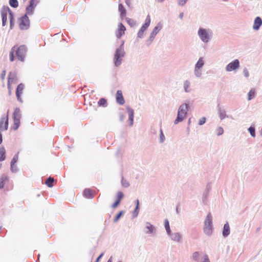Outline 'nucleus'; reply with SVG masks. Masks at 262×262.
Wrapping results in <instances>:
<instances>
[{
  "mask_svg": "<svg viewBox=\"0 0 262 262\" xmlns=\"http://www.w3.org/2000/svg\"><path fill=\"white\" fill-rule=\"evenodd\" d=\"M16 53L17 59L23 61L27 52V48L25 46H20L17 49L13 47L10 52V60L12 62L14 60V53Z\"/></svg>",
  "mask_w": 262,
  "mask_h": 262,
  "instance_id": "f257e3e1",
  "label": "nucleus"
},
{
  "mask_svg": "<svg viewBox=\"0 0 262 262\" xmlns=\"http://www.w3.org/2000/svg\"><path fill=\"white\" fill-rule=\"evenodd\" d=\"M1 16L2 17L3 26H5L6 25L7 16L10 20V27H12L13 25V14L11 11L8 7H3L1 10Z\"/></svg>",
  "mask_w": 262,
  "mask_h": 262,
  "instance_id": "f03ea898",
  "label": "nucleus"
},
{
  "mask_svg": "<svg viewBox=\"0 0 262 262\" xmlns=\"http://www.w3.org/2000/svg\"><path fill=\"white\" fill-rule=\"evenodd\" d=\"M188 110V105L186 103L183 104L179 107L177 117L174 120L176 124L183 121L186 117Z\"/></svg>",
  "mask_w": 262,
  "mask_h": 262,
  "instance_id": "7ed1b4c3",
  "label": "nucleus"
},
{
  "mask_svg": "<svg viewBox=\"0 0 262 262\" xmlns=\"http://www.w3.org/2000/svg\"><path fill=\"white\" fill-rule=\"evenodd\" d=\"M21 117V115L19 108H16L13 114V124L12 128L13 130H17L20 126Z\"/></svg>",
  "mask_w": 262,
  "mask_h": 262,
  "instance_id": "20e7f679",
  "label": "nucleus"
},
{
  "mask_svg": "<svg viewBox=\"0 0 262 262\" xmlns=\"http://www.w3.org/2000/svg\"><path fill=\"white\" fill-rule=\"evenodd\" d=\"M204 232L208 235H211L212 233V216L210 213L207 214L205 220Z\"/></svg>",
  "mask_w": 262,
  "mask_h": 262,
  "instance_id": "39448f33",
  "label": "nucleus"
},
{
  "mask_svg": "<svg viewBox=\"0 0 262 262\" xmlns=\"http://www.w3.org/2000/svg\"><path fill=\"white\" fill-rule=\"evenodd\" d=\"M123 56L124 51L121 48L116 50L114 57V62L116 66H119L121 64L122 58Z\"/></svg>",
  "mask_w": 262,
  "mask_h": 262,
  "instance_id": "423d86ee",
  "label": "nucleus"
},
{
  "mask_svg": "<svg viewBox=\"0 0 262 262\" xmlns=\"http://www.w3.org/2000/svg\"><path fill=\"white\" fill-rule=\"evenodd\" d=\"M9 115L7 112L6 116L2 117L0 120V130L1 131L6 130L8 128Z\"/></svg>",
  "mask_w": 262,
  "mask_h": 262,
  "instance_id": "0eeeda50",
  "label": "nucleus"
},
{
  "mask_svg": "<svg viewBox=\"0 0 262 262\" xmlns=\"http://www.w3.org/2000/svg\"><path fill=\"white\" fill-rule=\"evenodd\" d=\"M30 25V20L27 15L20 18L19 27L22 30L27 29Z\"/></svg>",
  "mask_w": 262,
  "mask_h": 262,
  "instance_id": "6e6552de",
  "label": "nucleus"
},
{
  "mask_svg": "<svg viewBox=\"0 0 262 262\" xmlns=\"http://www.w3.org/2000/svg\"><path fill=\"white\" fill-rule=\"evenodd\" d=\"M198 35L203 41L207 42L209 41V35L206 29L200 28L198 31Z\"/></svg>",
  "mask_w": 262,
  "mask_h": 262,
  "instance_id": "1a4fd4ad",
  "label": "nucleus"
},
{
  "mask_svg": "<svg viewBox=\"0 0 262 262\" xmlns=\"http://www.w3.org/2000/svg\"><path fill=\"white\" fill-rule=\"evenodd\" d=\"M16 77L15 75L11 73H9L8 74V88L9 90V95L11 94L12 88L11 84L16 82Z\"/></svg>",
  "mask_w": 262,
  "mask_h": 262,
  "instance_id": "9d476101",
  "label": "nucleus"
},
{
  "mask_svg": "<svg viewBox=\"0 0 262 262\" xmlns=\"http://www.w3.org/2000/svg\"><path fill=\"white\" fill-rule=\"evenodd\" d=\"M239 67V61L237 59H235L233 61L229 63L226 67V70L227 71H232L238 69Z\"/></svg>",
  "mask_w": 262,
  "mask_h": 262,
  "instance_id": "9b49d317",
  "label": "nucleus"
},
{
  "mask_svg": "<svg viewBox=\"0 0 262 262\" xmlns=\"http://www.w3.org/2000/svg\"><path fill=\"white\" fill-rule=\"evenodd\" d=\"M126 30L125 27L122 24L120 23L118 26V29L116 32V35L118 38H120L125 33Z\"/></svg>",
  "mask_w": 262,
  "mask_h": 262,
  "instance_id": "f8f14e48",
  "label": "nucleus"
},
{
  "mask_svg": "<svg viewBox=\"0 0 262 262\" xmlns=\"http://www.w3.org/2000/svg\"><path fill=\"white\" fill-rule=\"evenodd\" d=\"M24 90V85L22 83L18 84L17 87L16 91V96L18 101L22 102V99L21 98V94L23 93Z\"/></svg>",
  "mask_w": 262,
  "mask_h": 262,
  "instance_id": "ddd939ff",
  "label": "nucleus"
},
{
  "mask_svg": "<svg viewBox=\"0 0 262 262\" xmlns=\"http://www.w3.org/2000/svg\"><path fill=\"white\" fill-rule=\"evenodd\" d=\"M161 26H158L154 28L152 31L151 32L149 38V40H147V45H149L151 43V41L153 40L154 38L157 35V34L159 32V31L161 29Z\"/></svg>",
  "mask_w": 262,
  "mask_h": 262,
  "instance_id": "4468645a",
  "label": "nucleus"
},
{
  "mask_svg": "<svg viewBox=\"0 0 262 262\" xmlns=\"http://www.w3.org/2000/svg\"><path fill=\"white\" fill-rule=\"evenodd\" d=\"M116 101L120 104L123 105L125 103V101L121 90H118L116 95Z\"/></svg>",
  "mask_w": 262,
  "mask_h": 262,
  "instance_id": "2eb2a0df",
  "label": "nucleus"
},
{
  "mask_svg": "<svg viewBox=\"0 0 262 262\" xmlns=\"http://www.w3.org/2000/svg\"><path fill=\"white\" fill-rule=\"evenodd\" d=\"M83 195L85 198L91 199L95 196L96 193L94 190L90 189H85L83 191Z\"/></svg>",
  "mask_w": 262,
  "mask_h": 262,
  "instance_id": "dca6fc26",
  "label": "nucleus"
},
{
  "mask_svg": "<svg viewBox=\"0 0 262 262\" xmlns=\"http://www.w3.org/2000/svg\"><path fill=\"white\" fill-rule=\"evenodd\" d=\"M262 24V20L260 17H256L255 19L253 28L258 30Z\"/></svg>",
  "mask_w": 262,
  "mask_h": 262,
  "instance_id": "f3484780",
  "label": "nucleus"
},
{
  "mask_svg": "<svg viewBox=\"0 0 262 262\" xmlns=\"http://www.w3.org/2000/svg\"><path fill=\"white\" fill-rule=\"evenodd\" d=\"M150 23V18L149 15H147L145 24L141 27L140 28L141 30H142L144 32L146 30V29L148 27Z\"/></svg>",
  "mask_w": 262,
  "mask_h": 262,
  "instance_id": "a211bd4d",
  "label": "nucleus"
},
{
  "mask_svg": "<svg viewBox=\"0 0 262 262\" xmlns=\"http://www.w3.org/2000/svg\"><path fill=\"white\" fill-rule=\"evenodd\" d=\"M119 11L120 13V16L124 17L126 15V11L125 8L122 4H119Z\"/></svg>",
  "mask_w": 262,
  "mask_h": 262,
  "instance_id": "6ab92c4d",
  "label": "nucleus"
},
{
  "mask_svg": "<svg viewBox=\"0 0 262 262\" xmlns=\"http://www.w3.org/2000/svg\"><path fill=\"white\" fill-rule=\"evenodd\" d=\"M230 234V227L228 223L224 225L223 234L224 236H227Z\"/></svg>",
  "mask_w": 262,
  "mask_h": 262,
  "instance_id": "aec40b11",
  "label": "nucleus"
},
{
  "mask_svg": "<svg viewBox=\"0 0 262 262\" xmlns=\"http://www.w3.org/2000/svg\"><path fill=\"white\" fill-rule=\"evenodd\" d=\"M6 150L4 147L0 148V161H3L5 159Z\"/></svg>",
  "mask_w": 262,
  "mask_h": 262,
  "instance_id": "412c9836",
  "label": "nucleus"
},
{
  "mask_svg": "<svg viewBox=\"0 0 262 262\" xmlns=\"http://www.w3.org/2000/svg\"><path fill=\"white\" fill-rule=\"evenodd\" d=\"M136 208H135V210L133 212V214L134 217H136L138 215V213H139V201L138 200H137L136 201Z\"/></svg>",
  "mask_w": 262,
  "mask_h": 262,
  "instance_id": "4be33fe9",
  "label": "nucleus"
},
{
  "mask_svg": "<svg viewBox=\"0 0 262 262\" xmlns=\"http://www.w3.org/2000/svg\"><path fill=\"white\" fill-rule=\"evenodd\" d=\"M256 92L254 89H251L248 93V100H250L254 98L255 96Z\"/></svg>",
  "mask_w": 262,
  "mask_h": 262,
  "instance_id": "5701e85b",
  "label": "nucleus"
},
{
  "mask_svg": "<svg viewBox=\"0 0 262 262\" xmlns=\"http://www.w3.org/2000/svg\"><path fill=\"white\" fill-rule=\"evenodd\" d=\"M146 233H151L153 231L154 227L150 223H147L145 227Z\"/></svg>",
  "mask_w": 262,
  "mask_h": 262,
  "instance_id": "b1692460",
  "label": "nucleus"
},
{
  "mask_svg": "<svg viewBox=\"0 0 262 262\" xmlns=\"http://www.w3.org/2000/svg\"><path fill=\"white\" fill-rule=\"evenodd\" d=\"M98 104L99 106L105 107L107 106V101L105 98H101L98 102Z\"/></svg>",
  "mask_w": 262,
  "mask_h": 262,
  "instance_id": "393cba45",
  "label": "nucleus"
},
{
  "mask_svg": "<svg viewBox=\"0 0 262 262\" xmlns=\"http://www.w3.org/2000/svg\"><path fill=\"white\" fill-rule=\"evenodd\" d=\"M54 180L53 178L49 177L46 181V184L50 187L53 186Z\"/></svg>",
  "mask_w": 262,
  "mask_h": 262,
  "instance_id": "a878e982",
  "label": "nucleus"
},
{
  "mask_svg": "<svg viewBox=\"0 0 262 262\" xmlns=\"http://www.w3.org/2000/svg\"><path fill=\"white\" fill-rule=\"evenodd\" d=\"M35 7V6L31 5V4H30L29 6L27 7V13L26 15L31 14L33 11V9Z\"/></svg>",
  "mask_w": 262,
  "mask_h": 262,
  "instance_id": "bb28decb",
  "label": "nucleus"
},
{
  "mask_svg": "<svg viewBox=\"0 0 262 262\" xmlns=\"http://www.w3.org/2000/svg\"><path fill=\"white\" fill-rule=\"evenodd\" d=\"M7 180V177L5 176H2L0 178V189L4 187L5 182Z\"/></svg>",
  "mask_w": 262,
  "mask_h": 262,
  "instance_id": "cd10ccee",
  "label": "nucleus"
},
{
  "mask_svg": "<svg viewBox=\"0 0 262 262\" xmlns=\"http://www.w3.org/2000/svg\"><path fill=\"white\" fill-rule=\"evenodd\" d=\"M204 64V61L202 58H200L195 65V70L197 69H199Z\"/></svg>",
  "mask_w": 262,
  "mask_h": 262,
  "instance_id": "c85d7f7f",
  "label": "nucleus"
},
{
  "mask_svg": "<svg viewBox=\"0 0 262 262\" xmlns=\"http://www.w3.org/2000/svg\"><path fill=\"white\" fill-rule=\"evenodd\" d=\"M164 226L166 229V230L168 234H170V229L169 227V222L167 220H165L164 221Z\"/></svg>",
  "mask_w": 262,
  "mask_h": 262,
  "instance_id": "c756f323",
  "label": "nucleus"
},
{
  "mask_svg": "<svg viewBox=\"0 0 262 262\" xmlns=\"http://www.w3.org/2000/svg\"><path fill=\"white\" fill-rule=\"evenodd\" d=\"M9 4L11 7L13 8L17 7L18 5V3L17 0H9Z\"/></svg>",
  "mask_w": 262,
  "mask_h": 262,
  "instance_id": "7c9ffc66",
  "label": "nucleus"
},
{
  "mask_svg": "<svg viewBox=\"0 0 262 262\" xmlns=\"http://www.w3.org/2000/svg\"><path fill=\"white\" fill-rule=\"evenodd\" d=\"M129 112V119L130 120V125H132L133 123V119H134V111L133 110H129L128 111Z\"/></svg>",
  "mask_w": 262,
  "mask_h": 262,
  "instance_id": "2f4dec72",
  "label": "nucleus"
},
{
  "mask_svg": "<svg viewBox=\"0 0 262 262\" xmlns=\"http://www.w3.org/2000/svg\"><path fill=\"white\" fill-rule=\"evenodd\" d=\"M123 196H124L123 193L122 192L119 191L117 194V200H116L120 202L121 200L123 199Z\"/></svg>",
  "mask_w": 262,
  "mask_h": 262,
  "instance_id": "473e14b6",
  "label": "nucleus"
},
{
  "mask_svg": "<svg viewBox=\"0 0 262 262\" xmlns=\"http://www.w3.org/2000/svg\"><path fill=\"white\" fill-rule=\"evenodd\" d=\"M171 237L173 240L178 241H179L181 238V236L178 233H174L172 234L171 235Z\"/></svg>",
  "mask_w": 262,
  "mask_h": 262,
  "instance_id": "72a5a7b5",
  "label": "nucleus"
},
{
  "mask_svg": "<svg viewBox=\"0 0 262 262\" xmlns=\"http://www.w3.org/2000/svg\"><path fill=\"white\" fill-rule=\"evenodd\" d=\"M126 20L128 24L131 26H133L135 25V21L132 18H126Z\"/></svg>",
  "mask_w": 262,
  "mask_h": 262,
  "instance_id": "f704fd0d",
  "label": "nucleus"
},
{
  "mask_svg": "<svg viewBox=\"0 0 262 262\" xmlns=\"http://www.w3.org/2000/svg\"><path fill=\"white\" fill-rule=\"evenodd\" d=\"M251 135L254 137L255 136V129L253 127H250L248 129Z\"/></svg>",
  "mask_w": 262,
  "mask_h": 262,
  "instance_id": "c9c22d12",
  "label": "nucleus"
},
{
  "mask_svg": "<svg viewBox=\"0 0 262 262\" xmlns=\"http://www.w3.org/2000/svg\"><path fill=\"white\" fill-rule=\"evenodd\" d=\"M122 214H123V211H120L118 213V214L116 216V217H115V218L114 219V222H117L119 220L120 217L121 216Z\"/></svg>",
  "mask_w": 262,
  "mask_h": 262,
  "instance_id": "e433bc0d",
  "label": "nucleus"
},
{
  "mask_svg": "<svg viewBox=\"0 0 262 262\" xmlns=\"http://www.w3.org/2000/svg\"><path fill=\"white\" fill-rule=\"evenodd\" d=\"M223 133H224V129L222 127H219L217 129V135H219V136L223 134Z\"/></svg>",
  "mask_w": 262,
  "mask_h": 262,
  "instance_id": "4c0bfd02",
  "label": "nucleus"
},
{
  "mask_svg": "<svg viewBox=\"0 0 262 262\" xmlns=\"http://www.w3.org/2000/svg\"><path fill=\"white\" fill-rule=\"evenodd\" d=\"M199 253L198 252H195L193 254V258L195 260H198L199 259Z\"/></svg>",
  "mask_w": 262,
  "mask_h": 262,
  "instance_id": "58836bf2",
  "label": "nucleus"
},
{
  "mask_svg": "<svg viewBox=\"0 0 262 262\" xmlns=\"http://www.w3.org/2000/svg\"><path fill=\"white\" fill-rule=\"evenodd\" d=\"M205 121L206 118L205 117H203L199 120V124L202 125L205 123Z\"/></svg>",
  "mask_w": 262,
  "mask_h": 262,
  "instance_id": "ea45409f",
  "label": "nucleus"
},
{
  "mask_svg": "<svg viewBox=\"0 0 262 262\" xmlns=\"http://www.w3.org/2000/svg\"><path fill=\"white\" fill-rule=\"evenodd\" d=\"M226 117V115L225 112H221L220 113V118L221 119H223Z\"/></svg>",
  "mask_w": 262,
  "mask_h": 262,
  "instance_id": "a19ab883",
  "label": "nucleus"
},
{
  "mask_svg": "<svg viewBox=\"0 0 262 262\" xmlns=\"http://www.w3.org/2000/svg\"><path fill=\"white\" fill-rule=\"evenodd\" d=\"M160 140L161 142H163L164 140V135L161 129H160Z\"/></svg>",
  "mask_w": 262,
  "mask_h": 262,
  "instance_id": "79ce46f5",
  "label": "nucleus"
},
{
  "mask_svg": "<svg viewBox=\"0 0 262 262\" xmlns=\"http://www.w3.org/2000/svg\"><path fill=\"white\" fill-rule=\"evenodd\" d=\"M189 87V83L187 81L185 82L184 83V88L186 92H188V88Z\"/></svg>",
  "mask_w": 262,
  "mask_h": 262,
  "instance_id": "37998d69",
  "label": "nucleus"
},
{
  "mask_svg": "<svg viewBox=\"0 0 262 262\" xmlns=\"http://www.w3.org/2000/svg\"><path fill=\"white\" fill-rule=\"evenodd\" d=\"M144 32L142 31V30L140 29L138 33V36L140 38L142 37L143 36Z\"/></svg>",
  "mask_w": 262,
  "mask_h": 262,
  "instance_id": "c03bdc74",
  "label": "nucleus"
},
{
  "mask_svg": "<svg viewBox=\"0 0 262 262\" xmlns=\"http://www.w3.org/2000/svg\"><path fill=\"white\" fill-rule=\"evenodd\" d=\"M6 72L5 70H4L2 71V73L1 74V78L2 80H4L6 76Z\"/></svg>",
  "mask_w": 262,
  "mask_h": 262,
  "instance_id": "a18cd8bd",
  "label": "nucleus"
},
{
  "mask_svg": "<svg viewBox=\"0 0 262 262\" xmlns=\"http://www.w3.org/2000/svg\"><path fill=\"white\" fill-rule=\"evenodd\" d=\"M38 2V0H31L30 4L36 6V4Z\"/></svg>",
  "mask_w": 262,
  "mask_h": 262,
  "instance_id": "49530a36",
  "label": "nucleus"
},
{
  "mask_svg": "<svg viewBox=\"0 0 262 262\" xmlns=\"http://www.w3.org/2000/svg\"><path fill=\"white\" fill-rule=\"evenodd\" d=\"M120 202H119V201L116 200L115 201V202L112 205V207L113 208H116L118 206V205L120 204Z\"/></svg>",
  "mask_w": 262,
  "mask_h": 262,
  "instance_id": "de8ad7c7",
  "label": "nucleus"
},
{
  "mask_svg": "<svg viewBox=\"0 0 262 262\" xmlns=\"http://www.w3.org/2000/svg\"><path fill=\"white\" fill-rule=\"evenodd\" d=\"M244 76L246 77H248L249 76V72L247 69H245L243 71Z\"/></svg>",
  "mask_w": 262,
  "mask_h": 262,
  "instance_id": "09e8293b",
  "label": "nucleus"
},
{
  "mask_svg": "<svg viewBox=\"0 0 262 262\" xmlns=\"http://www.w3.org/2000/svg\"><path fill=\"white\" fill-rule=\"evenodd\" d=\"M187 0H179V5L183 6L185 4Z\"/></svg>",
  "mask_w": 262,
  "mask_h": 262,
  "instance_id": "8fccbe9b",
  "label": "nucleus"
},
{
  "mask_svg": "<svg viewBox=\"0 0 262 262\" xmlns=\"http://www.w3.org/2000/svg\"><path fill=\"white\" fill-rule=\"evenodd\" d=\"M17 160V157H14L11 161V165L15 164Z\"/></svg>",
  "mask_w": 262,
  "mask_h": 262,
  "instance_id": "3c124183",
  "label": "nucleus"
},
{
  "mask_svg": "<svg viewBox=\"0 0 262 262\" xmlns=\"http://www.w3.org/2000/svg\"><path fill=\"white\" fill-rule=\"evenodd\" d=\"M103 255V253H102L96 259L95 262H99V260H100V259L102 257Z\"/></svg>",
  "mask_w": 262,
  "mask_h": 262,
  "instance_id": "603ef678",
  "label": "nucleus"
},
{
  "mask_svg": "<svg viewBox=\"0 0 262 262\" xmlns=\"http://www.w3.org/2000/svg\"><path fill=\"white\" fill-rule=\"evenodd\" d=\"M203 262H210L207 255H204V261Z\"/></svg>",
  "mask_w": 262,
  "mask_h": 262,
  "instance_id": "864d4df0",
  "label": "nucleus"
},
{
  "mask_svg": "<svg viewBox=\"0 0 262 262\" xmlns=\"http://www.w3.org/2000/svg\"><path fill=\"white\" fill-rule=\"evenodd\" d=\"M125 3L126 4V5L130 7V0H125Z\"/></svg>",
  "mask_w": 262,
  "mask_h": 262,
  "instance_id": "5fc2aeb1",
  "label": "nucleus"
},
{
  "mask_svg": "<svg viewBox=\"0 0 262 262\" xmlns=\"http://www.w3.org/2000/svg\"><path fill=\"white\" fill-rule=\"evenodd\" d=\"M184 16V14L183 12L181 13L179 15V17L181 19H182Z\"/></svg>",
  "mask_w": 262,
  "mask_h": 262,
  "instance_id": "6e6d98bb",
  "label": "nucleus"
},
{
  "mask_svg": "<svg viewBox=\"0 0 262 262\" xmlns=\"http://www.w3.org/2000/svg\"><path fill=\"white\" fill-rule=\"evenodd\" d=\"M2 142H3L2 135L0 133V144L2 143Z\"/></svg>",
  "mask_w": 262,
  "mask_h": 262,
  "instance_id": "4d7b16f0",
  "label": "nucleus"
},
{
  "mask_svg": "<svg viewBox=\"0 0 262 262\" xmlns=\"http://www.w3.org/2000/svg\"><path fill=\"white\" fill-rule=\"evenodd\" d=\"M122 184L124 187H127L129 185L128 183H123Z\"/></svg>",
  "mask_w": 262,
  "mask_h": 262,
  "instance_id": "13d9d810",
  "label": "nucleus"
},
{
  "mask_svg": "<svg viewBox=\"0 0 262 262\" xmlns=\"http://www.w3.org/2000/svg\"><path fill=\"white\" fill-rule=\"evenodd\" d=\"M164 1V0H157V1H158V2H160V3L163 2Z\"/></svg>",
  "mask_w": 262,
  "mask_h": 262,
  "instance_id": "bf43d9fd",
  "label": "nucleus"
},
{
  "mask_svg": "<svg viewBox=\"0 0 262 262\" xmlns=\"http://www.w3.org/2000/svg\"><path fill=\"white\" fill-rule=\"evenodd\" d=\"M107 262H112V260H111V258H110V259H109L108 260Z\"/></svg>",
  "mask_w": 262,
  "mask_h": 262,
  "instance_id": "052dcab7",
  "label": "nucleus"
}]
</instances>
